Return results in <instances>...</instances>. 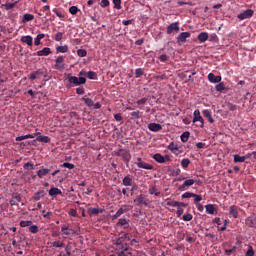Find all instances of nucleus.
<instances>
[{"instance_id":"obj_40","label":"nucleus","mask_w":256,"mask_h":256,"mask_svg":"<svg viewBox=\"0 0 256 256\" xmlns=\"http://www.w3.org/2000/svg\"><path fill=\"white\" fill-rule=\"evenodd\" d=\"M52 247H55L56 249H61L62 247H65V243L62 241H54L52 242Z\"/></svg>"},{"instance_id":"obj_60","label":"nucleus","mask_w":256,"mask_h":256,"mask_svg":"<svg viewBox=\"0 0 256 256\" xmlns=\"http://www.w3.org/2000/svg\"><path fill=\"white\" fill-rule=\"evenodd\" d=\"M53 13H55V15H57V17H59V19H63L65 17V15H63V13L57 11V9H53Z\"/></svg>"},{"instance_id":"obj_41","label":"nucleus","mask_w":256,"mask_h":256,"mask_svg":"<svg viewBox=\"0 0 256 256\" xmlns=\"http://www.w3.org/2000/svg\"><path fill=\"white\" fill-rule=\"evenodd\" d=\"M29 233H33L34 235L36 234V233H39V226H37V225H30L29 226Z\"/></svg>"},{"instance_id":"obj_17","label":"nucleus","mask_w":256,"mask_h":256,"mask_svg":"<svg viewBox=\"0 0 256 256\" xmlns=\"http://www.w3.org/2000/svg\"><path fill=\"white\" fill-rule=\"evenodd\" d=\"M21 203V194H13L12 199L10 200V205L13 207L15 205H19Z\"/></svg>"},{"instance_id":"obj_47","label":"nucleus","mask_w":256,"mask_h":256,"mask_svg":"<svg viewBox=\"0 0 256 256\" xmlns=\"http://www.w3.org/2000/svg\"><path fill=\"white\" fill-rule=\"evenodd\" d=\"M79 8L77 6H71L69 8V13H71V15H77V13H79Z\"/></svg>"},{"instance_id":"obj_53","label":"nucleus","mask_w":256,"mask_h":256,"mask_svg":"<svg viewBox=\"0 0 256 256\" xmlns=\"http://www.w3.org/2000/svg\"><path fill=\"white\" fill-rule=\"evenodd\" d=\"M62 167H65L66 169H75V164H71L69 162H64L62 164Z\"/></svg>"},{"instance_id":"obj_22","label":"nucleus","mask_w":256,"mask_h":256,"mask_svg":"<svg viewBox=\"0 0 256 256\" xmlns=\"http://www.w3.org/2000/svg\"><path fill=\"white\" fill-rule=\"evenodd\" d=\"M88 215H99V213H103V209L101 208H88Z\"/></svg>"},{"instance_id":"obj_38","label":"nucleus","mask_w":256,"mask_h":256,"mask_svg":"<svg viewBox=\"0 0 256 256\" xmlns=\"http://www.w3.org/2000/svg\"><path fill=\"white\" fill-rule=\"evenodd\" d=\"M234 163H245V157L239 154L234 155Z\"/></svg>"},{"instance_id":"obj_46","label":"nucleus","mask_w":256,"mask_h":256,"mask_svg":"<svg viewBox=\"0 0 256 256\" xmlns=\"http://www.w3.org/2000/svg\"><path fill=\"white\" fill-rule=\"evenodd\" d=\"M23 169H25V171H33V163L31 162H27L23 165Z\"/></svg>"},{"instance_id":"obj_1","label":"nucleus","mask_w":256,"mask_h":256,"mask_svg":"<svg viewBox=\"0 0 256 256\" xmlns=\"http://www.w3.org/2000/svg\"><path fill=\"white\" fill-rule=\"evenodd\" d=\"M116 255L133 256V253L129 250V244L123 238H118L116 241Z\"/></svg>"},{"instance_id":"obj_37","label":"nucleus","mask_w":256,"mask_h":256,"mask_svg":"<svg viewBox=\"0 0 256 256\" xmlns=\"http://www.w3.org/2000/svg\"><path fill=\"white\" fill-rule=\"evenodd\" d=\"M17 3L19 2L15 1L14 3H6V4H3L2 7H5L6 11H9L11 9H14V7L17 6Z\"/></svg>"},{"instance_id":"obj_44","label":"nucleus","mask_w":256,"mask_h":256,"mask_svg":"<svg viewBox=\"0 0 256 256\" xmlns=\"http://www.w3.org/2000/svg\"><path fill=\"white\" fill-rule=\"evenodd\" d=\"M82 100L88 107H93L94 102L91 98L83 97Z\"/></svg>"},{"instance_id":"obj_14","label":"nucleus","mask_w":256,"mask_h":256,"mask_svg":"<svg viewBox=\"0 0 256 256\" xmlns=\"http://www.w3.org/2000/svg\"><path fill=\"white\" fill-rule=\"evenodd\" d=\"M229 217H233L234 219H237L239 217V207L233 205L229 208Z\"/></svg>"},{"instance_id":"obj_25","label":"nucleus","mask_w":256,"mask_h":256,"mask_svg":"<svg viewBox=\"0 0 256 256\" xmlns=\"http://www.w3.org/2000/svg\"><path fill=\"white\" fill-rule=\"evenodd\" d=\"M43 197H45V191L40 190L34 194L33 199L34 201H40L41 199H43Z\"/></svg>"},{"instance_id":"obj_11","label":"nucleus","mask_w":256,"mask_h":256,"mask_svg":"<svg viewBox=\"0 0 256 256\" xmlns=\"http://www.w3.org/2000/svg\"><path fill=\"white\" fill-rule=\"evenodd\" d=\"M197 121L201 123L200 127L205 125V120L201 117V112L199 110L194 111L193 123H197Z\"/></svg>"},{"instance_id":"obj_29","label":"nucleus","mask_w":256,"mask_h":256,"mask_svg":"<svg viewBox=\"0 0 256 256\" xmlns=\"http://www.w3.org/2000/svg\"><path fill=\"white\" fill-rule=\"evenodd\" d=\"M33 19H35V16L33 14H29V13H26L23 15V23H27L29 21H33Z\"/></svg>"},{"instance_id":"obj_33","label":"nucleus","mask_w":256,"mask_h":256,"mask_svg":"<svg viewBox=\"0 0 256 256\" xmlns=\"http://www.w3.org/2000/svg\"><path fill=\"white\" fill-rule=\"evenodd\" d=\"M41 39H45V34H38L34 39V45L39 46L41 45Z\"/></svg>"},{"instance_id":"obj_13","label":"nucleus","mask_w":256,"mask_h":256,"mask_svg":"<svg viewBox=\"0 0 256 256\" xmlns=\"http://www.w3.org/2000/svg\"><path fill=\"white\" fill-rule=\"evenodd\" d=\"M65 58L63 56H59L56 59V63H55V69L61 70V69H65Z\"/></svg>"},{"instance_id":"obj_12","label":"nucleus","mask_w":256,"mask_h":256,"mask_svg":"<svg viewBox=\"0 0 256 256\" xmlns=\"http://www.w3.org/2000/svg\"><path fill=\"white\" fill-rule=\"evenodd\" d=\"M191 37L190 32H182L177 37V43H185Z\"/></svg>"},{"instance_id":"obj_15","label":"nucleus","mask_w":256,"mask_h":256,"mask_svg":"<svg viewBox=\"0 0 256 256\" xmlns=\"http://www.w3.org/2000/svg\"><path fill=\"white\" fill-rule=\"evenodd\" d=\"M61 231L63 232V235H76L77 231H75L74 229H69V226L63 224L61 226Z\"/></svg>"},{"instance_id":"obj_26","label":"nucleus","mask_w":256,"mask_h":256,"mask_svg":"<svg viewBox=\"0 0 256 256\" xmlns=\"http://www.w3.org/2000/svg\"><path fill=\"white\" fill-rule=\"evenodd\" d=\"M63 192H61V189L59 188H51L49 190L50 197H57V195H61Z\"/></svg>"},{"instance_id":"obj_48","label":"nucleus","mask_w":256,"mask_h":256,"mask_svg":"<svg viewBox=\"0 0 256 256\" xmlns=\"http://www.w3.org/2000/svg\"><path fill=\"white\" fill-rule=\"evenodd\" d=\"M166 205H168V207H177L179 205V202L175 200H168L166 202Z\"/></svg>"},{"instance_id":"obj_50","label":"nucleus","mask_w":256,"mask_h":256,"mask_svg":"<svg viewBox=\"0 0 256 256\" xmlns=\"http://www.w3.org/2000/svg\"><path fill=\"white\" fill-rule=\"evenodd\" d=\"M191 197H195V193H193V192H185L182 195V199H191Z\"/></svg>"},{"instance_id":"obj_64","label":"nucleus","mask_w":256,"mask_h":256,"mask_svg":"<svg viewBox=\"0 0 256 256\" xmlns=\"http://www.w3.org/2000/svg\"><path fill=\"white\" fill-rule=\"evenodd\" d=\"M100 5L101 7H109V0H102Z\"/></svg>"},{"instance_id":"obj_55","label":"nucleus","mask_w":256,"mask_h":256,"mask_svg":"<svg viewBox=\"0 0 256 256\" xmlns=\"http://www.w3.org/2000/svg\"><path fill=\"white\" fill-rule=\"evenodd\" d=\"M192 197H195L194 199L195 205L199 204L200 201H203V197L201 195L195 194V196H192Z\"/></svg>"},{"instance_id":"obj_62","label":"nucleus","mask_w":256,"mask_h":256,"mask_svg":"<svg viewBox=\"0 0 256 256\" xmlns=\"http://www.w3.org/2000/svg\"><path fill=\"white\" fill-rule=\"evenodd\" d=\"M226 106L228 107V109L230 111H235V109H237V106L236 105H233L231 103H227Z\"/></svg>"},{"instance_id":"obj_24","label":"nucleus","mask_w":256,"mask_h":256,"mask_svg":"<svg viewBox=\"0 0 256 256\" xmlns=\"http://www.w3.org/2000/svg\"><path fill=\"white\" fill-rule=\"evenodd\" d=\"M209 39V34L207 32H202L198 35V41L200 43H205Z\"/></svg>"},{"instance_id":"obj_6","label":"nucleus","mask_w":256,"mask_h":256,"mask_svg":"<svg viewBox=\"0 0 256 256\" xmlns=\"http://www.w3.org/2000/svg\"><path fill=\"white\" fill-rule=\"evenodd\" d=\"M179 22H173L166 28L167 35H172V33H179Z\"/></svg>"},{"instance_id":"obj_34","label":"nucleus","mask_w":256,"mask_h":256,"mask_svg":"<svg viewBox=\"0 0 256 256\" xmlns=\"http://www.w3.org/2000/svg\"><path fill=\"white\" fill-rule=\"evenodd\" d=\"M191 133H189V131L184 132L181 136L180 139L182 141V143H187L189 141V137H190Z\"/></svg>"},{"instance_id":"obj_10","label":"nucleus","mask_w":256,"mask_h":256,"mask_svg":"<svg viewBox=\"0 0 256 256\" xmlns=\"http://www.w3.org/2000/svg\"><path fill=\"white\" fill-rule=\"evenodd\" d=\"M134 203L135 205H144L145 207H147V205H149L147 203V198H145V195L140 194L137 198L134 199Z\"/></svg>"},{"instance_id":"obj_45","label":"nucleus","mask_w":256,"mask_h":256,"mask_svg":"<svg viewBox=\"0 0 256 256\" xmlns=\"http://www.w3.org/2000/svg\"><path fill=\"white\" fill-rule=\"evenodd\" d=\"M191 163V160L184 158L181 161V165L183 167V169H187V167H189V164Z\"/></svg>"},{"instance_id":"obj_54","label":"nucleus","mask_w":256,"mask_h":256,"mask_svg":"<svg viewBox=\"0 0 256 256\" xmlns=\"http://www.w3.org/2000/svg\"><path fill=\"white\" fill-rule=\"evenodd\" d=\"M88 79H95V77H97V73H95L94 71H89L86 73Z\"/></svg>"},{"instance_id":"obj_9","label":"nucleus","mask_w":256,"mask_h":256,"mask_svg":"<svg viewBox=\"0 0 256 256\" xmlns=\"http://www.w3.org/2000/svg\"><path fill=\"white\" fill-rule=\"evenodd\" d=\"M196 182V180L188 179L182 185H180L178 189L179 191H187V188L191 187V185H195Z\"/></svg>"},{"instance_id":"obj_23","label":"nucleus","mask_w":256,"mask_h":256,"mask_svg":"<svg viewBox=\"0 0 256 256\" xmlns=\"http://www.w3.org/2000/svg\"><path fill=\"white\" fill-rule=\"evenodd\" d=\"M48 173H51V170L48 168L40 169L37 171L39 179H43V177H45V175H47Z\"/></svg>"},{"instance_id":"obj_52","label":"nucleus","mask_w":256,"mask_h":256,"mask_svg":"<svg viewBox=\"0 0 256 256\" xmlns=\"http://www.w3.org/2000/svg\"><path fill=\"white\" fill-rule=\"evenodd\" d=\"M245 256H255V251L253 250V246L248 247V250L246 251Z\"/></svg>"},{"instance_id":"obj_20","label":"nucleus","mask_w":256,"mask_h":256,"mask_svg":"<svg viewBox=\"0 0 256 256\" xmlns=\"http://www.w3.org/2000/svg\"><path fill=\"white\" fill-rule=\"evenodd\" d=\"M20 41L22 43H25L26 45H28V47H33V37L32 36H22Z\"/></svg>"},{"instance_id":"obj_8","label":"nucleus","mask_w":256,"mask_h":256,"mask_svg":"<svg viewBox=\"0 0 256 256\" xmlns=\"http://www.w3.org/2000/svg\"><path fill=\"white\" fill-rule=\"evenodd\" d=\"M253 14H254L253 10L248 9L238 14V19H240V21H245V19H251V17H253Z\"/></svg>"},{"instance_id":"obj_35","label":"nucleus","mask_w":256,"mask_h":256,"mask_svg":"<svg viewBox=\"0 0 256 256\" xmlns=\"http://www.w3.org/2000/svg\"><path fill=\"white\" fill-rule=\"evenodd\" d=\"M205 207L206 213H208L209 215H215V206H213V204H208Z\"/></svg>"},{"instance_id":"obj_59","label":"nucleus","mask_w":256,"mask_h":256,"mask_svg":"<svg viewBox=\"0 0 256 256\" xmlns=\"http://www.w3.org/2000/svg\"><path fill=\"white\" fill-rule=\"evenodd\" d=\"M193 219V214H185L183 216V221H191Z\"/></svg>"},{"instance_id":"obj_31","label":"nucleus","mask_w":256,"mask_h":256,"mask_svg":"<svg viewBox=\"0 0 256 256\" xmlns=\"http://www.w3.org/2000/svg\"><path fill=\"white\" fill-rule=\"evenodd\" d=\"M57 53H69V46L64 45V46H58L56 47Z\"/></svg>"},{"instance_id":"obj_4","label":"nucleus","mask_w":256,"mask_h":256,"mask_svg":"<svg viewBox=\"0 0 256 256\" xmlns=\"http://www.w3.org/2000/svg\"><path fill=\"white\" fill-rule=\"evenodd\" d=\"M115 155L117 157H122L123 161H125L126 163H129L131 161V153L129 152V150L120 149L115 153Z\"/></svg>"},{"instance_id":"obj_61","label":"nucleus","mask_w":256,"mask_h":256,"mask_svg":"<svg viewBox=\"0 0 256 256\" xmlns=\"http://www.w3.org/2000/svg\"><path fill=\"white\" fill-rule=\"evenodd\" d=\"M61 39H63V33L58 32L55 36V41H61Z\"/></svg>"},{"instance_id":"obj_56","label":"nucleus","mask_w":256,"mask_h":256,"mask_svg":"<svg viewBox=\"0 0 256 256\" xmlns=\"http://www.w3.org/2000/svg\"><path fill=\"white\" fill-rule=\"evenodd\" d=\"M114 8L121 9V0H113Z\"/></svg>"},{"instance_id":"obj_18","label":"nucleus","mask_w":256,"mask_h":256,"mask_svg":"<svg viewBox=\"0 0 256 256\" xmlns=\"http://www.w3.org/2000/svg\"><path fill=\"white\" fill-rule=\"evenodd\" d=\"M36 55H37L38 57H48V55H51V48L45 47V48H43L42 50L37 51V52H36Z\"/></svg>"},{"instance_id":"obj_3","label":"nucleus","mask_w":256,"mask_h":256,"mask_svg":"<svg viewBox=\"0 0 256 256\" xmlns=\"http://www.w3.org/2000/svg\"><path fill=\"white\" fill-rule=\"evenodd\" d=\"M131 209H133V206L122 205L117 210V212L112 216V221H115V219H119V217H121V215H124V213H129V211H131Z\"/></svg>"},{"instance_id":"obj_28","label":"nucleus","mask_w":256,"mask_h":256,"mask_svg":"<svg viewBox=\"0 0 256 256\" xmlns=\"http://www.w3.org/2000/svg\"><path fill=\"white\" fill-rule=\"evenodd\" d=\"M202 115H204V117H206V119H208L209 123H214L215 122V120H213V117L211 116V111L203 110Z\"/></svg>"},{"instance_id":"obj_32","label":"nucleus","mask_w":256,"mask_h":256,"mask_svg":"<svg viewBox=\"0 0 256 256\" xmlns=\"http://www.w3.org/2000/svg\"><path fill=\"white\" fill-rule=\"evenodd\" d=\"M25 139H35V135L27 134V135H24V136L16 137V141H25Z\"/></svg>"},{"instance_id":"obj_36","label":"nucleus","mask_w":256,"mask_h":256,"mask_svg":"<svg viewBox=\"0 0 256 256\" xmlns=\"http://www.w3.org/2000/svg\"><path fill=\"white\" fill-rule=\"evenodd\" d=\"M179 147V145L175 142H171L167 149H169V151H171V153H175L177 151V148Z\"/></svg>"},{"instance_id":"obj_5","label":"nucleus","mask_w":256,"mask_h":256,"mask_svg":"<svg viewBox=\"0 0 256 256\" xmlns=\"http://www.w3.org/2000/svg\"><path fill=\"white\" fill-rule=\"evenodd\" d=\"M131 220L123 217L118 220L116 223V227H119L120 229H129L131 227Z\"/></svg>"},{"instance_id":"obj_16","label":"nucleus","mask_w":256,"mask_h":256,"mask_svg":"<svg viewBox=\"0 0 256 256\" xmlns=\"http://www.w3.org/2000/svg\"><path fill=\"white\" fill-rule=\"evenodd\" d=\"M148 129H149V131H152L153 133H158V131H161L163 129V126H161V124H157V123H150L148 125Z\"/></svg>"},{"instance_id":"obj_30","label":"nucleus","mask_w":256,"mask_h":256,"mask_svg":"<svg viewBox=\"0 0 256 256\" xmlns=\"http://www.w3.org/2000/svg\"><path fill=\"white\" fill-rule=\"evenodd\" d=\"M36 141H39V143H50L51 138H49V136H38Z\"/></svg>"},{"instance_id":"obj_19","label":"nucleus","mask_w":256,"mask_h":256,"mask_svg":"<svg viewBox=\"0 0 256 256\" xmlns=\"http://www.w3.org/2000/svg\"><path fill=\"white\" fill-rule=\"evenodd\" d=\"M41 76H43V71L37 70L30 73L28 79H30V81H35V79H39Z\"/></svg>"},{"instance_id":"obj_39","label":"nucleus","mask_w":256,"mask_h":256,"mask_svg":"<svg viewBox=\"0 0 256 256\" xmlns=\"http://www.w3.org/2000/svg\"><path fill=\"white\" fill-rule=\"evenodd\" d=\"M214 223L218 224V229L220 231H225V224L221 225V218H215Z\"/></svg>"},{"instance_id":"obj_63","label":"nucleus","mask_w":256,"mask_h":256,"mask_svg":"<svg viewBox=\"0 0 256 256\" xmlns=\"http://www.w3.org/2000/svg\"><path fill=\"white\" fill-rule=\"evenodd\" d=\"M139 111H134L131 113L132 119H139Z\"/></svg>"},{"instance_id":"obj_27","label":"nucleus","mask_w":256,"mask_h":256,"mask_svg":"<svg viewBox=\"0 0 256 256\" xmlns=\"http://www.w3.org/2000/svg\"><path fill=\"white\" fill-rule=\"evenodd\" d=\"M153 159L157 163H165V157L163 155H161L160 153L154 154Z\"/></svg>"},{"instance_id":"obj_2","label":"nucleus","mask_w":256,"mask_h":256,"mask_svg":"<svg viewBox=\"0 0 256 256\" xmlns=\"http://www.w3.org/2000/svg\"><path fill=\"white\" fill-rule=\"evenodd\" d=\"M68 82L70 83L71 87H77L79 85H85L87 83V79L85 77H79L76 76H69Z\"/></svg>"},{"instance_id":"obj_57","label":"nucleus","mask_w":256,"mask_h":256,"mask_svg":"<svg viewBox=\"0 0 256 256\" xmlns=\"http://www.w3.org/2000/svg\"><path fill=\"white\" fill-rule=\"evenodd\" d=\"M225 90V84L223 82H220L218 85H216V91H224Z\"/></svg>"},{"instance_id":"obj_21","label":"nucleus","mask_w":256,"mask_h":256,"mask_svg":"<svg viewBox=\"0 0 256 256\" xmlns=\"http://www.w3.org/2000/svg\"><path fill=\"white\" fill-rule=\"evenodd\" d=\"M122 185L125 187H131V185H133V177H131V175L124 177L122 180Z\"/></svg>"},{"instance_id":"obj_43","label":"nucleus","mask_w":256,"mask_h":256,"mask_svg":"<svg viewBox=\"0 0 256 256\" xmlns=\"http://www.w3.org/2000/svg\"><path fill=\"white\" fill-rule=\"evenodd\" d=\"M149 194L150 195H155L156 197H159V195H161V192L157 190V188L155 187H151L149 189Z\"/></svg>"},{"instance_id":"obj_58","label":"nucleus","mask_w":256,"mask_h":256,"mask_svg":"<svg viewBox=\"0 0 256 256\" xmlns=\"http://www.w3.org/2000/svg\"><path fill=\"white\" fill-rule=\"evenodd\" d=\"M216 80V76L213 73L208 74V81H210V83H215Z\"/></svg>"},{"instance_id":"obj_51","label":"nucleus","mask_w":256,"mask_h":256,"mask_svg":"<svg viewBox=\"0 0 256 256\" xmlns=\"http://www.w3.org/2000/svg\"><path fill=\"white\" fill-rule=\"evenodd\" d=\"M136 79H139V77H142L144 75L143 68H137L135 70Z\"/></svg>"},{"instance_id":"obj_42","label":"nucleus","mask_w":256,"mask_h":256,"mask_svg":"<svg viewBox=\"0 0 256 256\" xmlns=\"http://www.w3.org/2000/svg\"><path fill=\"white\" fill-rule=\"evenodd\" d=\"M33 225V221L31 220H22L20 222V227H31Z\"/></svg>"},{"instance_id":"obj_7","label":"nucleus","mask_w":256,"mask_h":256,"mask_svg":"<svg viewBox=\"0 0 256 256\" xmlns=\"http://www.w3.org/2000/svg\"><path fill=\"white\" fill-rule=\"evenodd\" d=\"M137 167H139V169H146L148 171L153 170V165L144 162L143 159L141 158H137V162H136Z\"/></svg>"},{"instance_id":"obj_49","label":"nucleus","mask_w":256,"mask_h":256,"mask_svg":"<svg viewBox=\"0 0 256 256\" xmlns=\"http://www.w3.org/2000/svg\"><path fill=\"white\" fill-rule=\"evenodd\" d=\"M78 57H87V50L85 49H78L77 50Z\"/></svg>"}]
</instances>
